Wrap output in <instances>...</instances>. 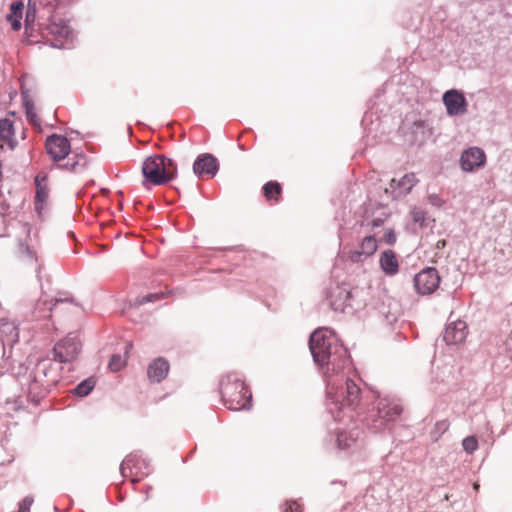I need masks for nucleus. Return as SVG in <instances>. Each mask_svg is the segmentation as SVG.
<instances>
[{
	"label": "nucleus",
	"instance_id": "1",
	"mask_svg": "<svg viewBox=\"0 0 512 512\" xmlns=\"http://www.w3.org/2000/svg\"><path fill=\"white\" fill-rule=\"evenodd\" d=\"M309 347L315 363L324 374L340 370L347 361L346 350L338 343L334 333L327 328H318L311 334Z\"/></svg>",
	"mask_w": 512,
	"mask_h": 512
},
{
	"label": "nucleus",
	"instance_id": "2",
	"mask_svg": "<svg viewBox=\"0 0 512 512\" xmlns=\"http://www.w3.org/2000/svg\"><path fill=\"white\" fill-rule=\"evenodd\" d=\"M220 393L225 406L230 410L238 411L251 406V392L236 373H228L222 377Z\"/></svg>",
	"mask_w": 512,
	"mask_h": 512
},
{
	"label": "nucleus",
	"instance_id": "3",
	"mask_svg": "<svg viewBox=\"0 0 512 512\" xmlns=\"http://www.w3.org/2000/svg\"><path fill=\"white\" fill-rule=\"evenodd\" d=\"M177 172L175 163L164 155L147 157L142 164L143 184L163 185L171 181Z\"/></svg>",
	"mask_w": 512,
	"mask_h": 512
},
{
	"label": "nucleus",
	"instance_id": "4",
	"mask_svg": "<svg viewBox=\"0 0 512 512\" xmlns=\"http://www.w3.org/2000/svg\"><path fill=\"white\" fill-rule=\"evenodd\" d=\"M357 298L358 290H351L346 285L331 287L327 295L330 307L338 312H345L349 307H360L366 304L363 299Z\"/></svg>",
	"mask_w": 512,
	"mask_h": 512
},
{
	"label": "nucleus",
	"instance_id": "5",
	"mask_svg": "<svg viewBox=\"0 0 512 512\" xmlns=\"http://www.w3.org/2000/svg\"><path fill=\"white\" fill-rule=\"evenodd\" d=\"M327 393L328 396L333 399L335 405L340 404L341 407L351 409L356 408L360 399V388L352 380H347L345 388H342L340 391H338L334 385L329 384Z\"/></svg>",
	"mask_w": 512,
	"mask_h": 512
},
{
	"label": "nucleus",
	"instance_id": "6",
	"mask_svg": "<svg viewBox=\"0 0 512 512\" xmlns=\"http://www.w3.org/2000/svg\"><path fill=\"white\" fill-rule=\"evenodd\" d=\"M72 31L65 20L58 16H52L48 24L42 28V35L54 47H62L64 41L68 39Z\"/></svg>",
	"mask_w": 512,
	"mask_h": 512
},
{
	"label": "nucleus",
	"instance_id": "7",
	"mask_svg": "<svg viewBox=\"0 0 512 512\" xmlns=\"http://www.w3.org/2000/svg\"><path fill=\"white\" fill-rule=\"evenodd\" d=\"M81 344L76 338L67 337L57 342L53 348V360L70 363L78 357Z\"/></svg>",
	"mask_w": 512,
	"mask_h": 512
},
{
	"label": "nucleus",
	"instance_id": "8",
	"mask_svg": "<svg viewBox=\"0 0 512 512\" xmlns=\"http://www.w3.org/2000/svg\"><path fill=\"white\" fill-rule=\"evenodd\" d=\"M440 277L435 268H426L420 271L414 278V285L418 293L428 295L439 286Z\"/></svg>",
	"mask_w": 512,
	"mask_h": 512
},
{
	"label": "nucleus",
	"instance_id": "9",
	"mask_svg": "<svg viewBox=\"0 0 512 512\" xmlns=\"http://www.w3.org/2000/svg\"><path fill=\"white\" fill-rule=\"evenodd\" d=\"M46 151L51 159L55 162L65 159L70 152V143L68 139L62 135L53 134L46 140Z\"/></svg>",
	"mask_w": 512,
	"mask_h": 512
},
{
	"label": "nucleus",
	"instance_id": "10",
	"mask_svg": "<svg viewBox=\"0 0 512 512\" xmlns=\"http://www.w3.org/2000/svg\"><path fill=\"white\" fill-rule=\"evenodd\" d=\"M486 163V154L479 147H470L463 151L460 157V166L466 172L481 168Z\"/></svg>",
	"mask_w": 512,
	"mask_h": 512
},
{
	"label": "nucleus",
	"instance_id": "11",
	"mask_svg": "<svg viewBox=\"0 0 512 512\" xmlns=\"http://www.w3.org/2000/svg\"><path fill=\"white\" fill-rule=\"evenodd\" d=\"M443 103L450 116L461 115L467 112V102L464 95L457 90H449L443 95Z\"/></svg>",
	"mask_w": 512,
	"mask_h": 512
},
{
	"label": "nucleus",
	"instance_id": "12",
	"mask_svg": "<svg viewBox=\"0 0 512 512\" xmlns=\"http://www.w3.org/2000/svg\"><path fill=\"white\" fill-rule=\"evenodd\" d=\"M218 171L217 159L211 154H201L193 164V172L199 178L213 177Z\"/></svg>",
	"mask_w": 512,
	"mask_h": 512
},
{
	"label": "nucleus",
	"instance_id": "13",
	"mask_svg": "<svg viewBox=\"0 0 512 512\" xmlns=\"http://www.w3.org/2000/svg\"><path fill=\"white\" fill-rule=\"evenodd\" d=\"M377 248V240L373 236H367L362 240L358 248L348 252L347 259L355 263L362 262L372 256L377 251Z\"/></svg>",
	"mask_w": 512,
	"mask_h": 512
},
{
	"label": "nucleus",
	"instance_id": "14",
	"mask_svg": "<svg viewBox=\"0 0 512 512\" xmlns=\"http://www.w3.org/2000/svg\"><path fill=\"white\" fill-rule=\"evenodd\" d=\"M467 334V324L462 320H457L447 325L443 339L448 345H457L465 341Z\"/></svg>",
	"mask_w": 512,
	"mask_h": 512
},
{
	"label": "nucleus",
	"instance_id": "15",
	"mask_svg": "<svg viewBox=\"0 0 512 512\" xmlns=\"http://www.w3.org/2000/svg\"><path fill=\"white\" fill-rule=\"evenodd\" d=\"M65 302H68V300L48 299L46 297L39 298L32 310V320L41 321L45 319H50L52 316L53 307H55L59 303Z\"/></svg>",
	"mask_w": 512,
	"mask_h": 512
},
{
	"label": "nucleus",
	"instance_id": "16",
	"mask_svg": "<svg viewBox=\"0 0 512 512\" xmlns=\"http://www.w3.org/2000/svg\"><path fill=\"white\" fill-rule=\"evenodd\" d=\"M17 260L22 268H34L36 271L41 269L36 251L27 243H19L17 248Z\"/></svg>",
	"mask_w": 512,
	"mask_h": 512
},
{
	"label": "nucleus",
	"instance_id": "17",
	"mask_svg": "<svg viewBox=\"0 0 512 512\" xmlns=\"http://www.w3.org/2000/svg\"><path fill=\"white\" fill-rule=\"evenodd\" d=\"M169 369V362L165 358H156L147 367L148 379L152 383H159L167 377Z\"/></svg>",
	"mask_w": 512,
	"mask_h": 512
},
{
	"label": "nucleus",
	"instance_id": "18",
	"mask_svg": "<svg viewBox=\"0 0 512 512\" xmlns=\"http://www.w3.org/2000/svg\"><path fill=\"white\" fill-rule=\"evenodd\" d=\"M378 414L381 418L390 421L398 417L402 412L401 405L394 399L381 398L377 403Z\"/></svg>",
	"mask_w": 512,
	"mask_h": 512
},
{
	"label": "nucleus",
	"instance_id": "19",
	"mask_svg": "<svg viewBox=\"0 0 512 512\" xmlns=\"http://www.w3.org/2000/svg\"><path fill=\"white\" fill-rule=\"evenodd\" d=\"M36 195H35V208L41 211L46 200L49 196V188L47 184V175L43 173L37 174L35 177Z\"/></svg>",
	"mask_w": 512,
	"mask_h": 512
},
{
	"label": "nucleus",
	"instance_id": "20",
	"mask_svg": "<svg viewBox=\"0 0 512 512\" xmlns=\"http://www.w3.org/2000/svg\"><path fill=\"white\" fill-rule=\"evenodd\" d=\"M379 263L382 270L388 275H395L398 272V260L396 254L392 250L382 252Z\"/></svg>",
	"mask_w": 512,
	"mask_h": 512
},
{
	"label": "nucleus",
	"instance_id": "21",
	"mask_svg": "<svg viewBox=\"0 0 512 512\" xmlns=\"http://www.w3.org/2000/svg\"><path fill=\"white\" fill-rule=\"evenodd\" d=\"M0 140L5 143L9 149H14L16 141L14 139V126L10 119L0 120Z\"/></svg>",
	"mask_w": 512,
	"mask_h": 512
},
{
	"label": "nucleus",
	"instance_id": "22",
	"mask_svg": "<svg viewBox=\"0 0 512 512\" xmlns=\"http://www.w3.org/2000/svg\"><path fill=\"white\" fill-rule=\"evenodd\" d=\"M24 4L20 1L13 2L10 7V13L7 15V21L11 23V27L14 31H18L21 28L22 12Z\"/></svg>",
	"mask_w": 512,
	"mask_h": 512
},
{
	"label": "nucleus",
	"instance_id": "23",
	"mask_svg": "<svg viewBox=\"0 0 512 512\" xmlns=\"http://www.w3.org/2000/svg\"><path fill=\"white\" fill-rule=\"evenodd\" d=\"M263 194L267 201L278 203L282 195V186L277 181H269L263 186Z\"/></svg>",
	"mask_w": 512,
	"mask_h": 512
},
{
	"label": "nucleus",
	"instance_id": "24",
	"mask_svg": "<svg viewBox=\"0 0 512 512\" xmlns=\"http://www.w3.org/2000/svg\"><path fill=\"white\" fill-rule=\"evenodd\" d=\"M0 334L11 342L17 341L19 336L18 328L15 323L6 318L0 319Z\"/></svg>",
	"mask_w": 512,
	"mask_h": 512
},
{
	"label": "nucleus",
	"instance_id": "25",
	"mask_svg": "<svg viewBox=\"0 0 512 512\" xmlns=\"http://www.w3.org/2000/svg\"><path fill=\"white\" fill-rule=\"evenodd\" d=\"M358 439V432L356 431H343L337 435V445L342 450L351 448Z\"/></svg>",
	"mask_w": 512,
	"mask_h": 512
},
{
	"label": "nucleus",
	"instance_id": "26",
	"mask_svg": "<svg viewBox=\"0 0 512 512\" xmlns=\"http://www.w3.org/2000/svg\"><path fill=\"white\" fill-rule=\"evenodd\" d=\"M86 163L87 161L85 155L77 153L69 157L67 162L62 167L72 172H79L85 168Z\"/></svg>",
	"mask_w": 512,
	"mask_h": 512
},
{
	"label": "nucleus",
	"instance_id": "27",
	"mask_svg": "<svg viewBox=\"0 0 512 512\" xmlns=\"http://www.w3.org/2000/svg\"><path fill=\"white\" fill-rule=\"evenodd\" d=\"M168 294H169V292H167V293H164V292L149 293L145 296L137 297L135 300V305L141 306V305H144V304H147L150 302L160 301V300L164 299Z\"/></svg>",
	"mask_w": 512,
	"mask_h": 512
},
{
	"label": "nucleus",
	"instance_id": "28",
	"mask_svg": "<svg viewBox=\"0 0 512 512\" xmlns=\"http://www.w3.org/2000/svg\"><path fill=\"white\" fill-rule=\"evenodd\" d=\"M418 182L414 173L404 175L398 182L397 186L402 188L406 193L410 192L411 189Z\"/></svg>",
	"mask_w": 512,
	"mask_h": 512
},
{
	"label": "nucleus",
	"instance_id": "29",
	"mask_svg": "<svg viewBox=\"0 0 512 512\" xmlns=\"http://www.w3.org/2000/svg\"><path fill=\"white\" fill-rule=\"evenodd\" d=\"M25 109L28 122L40 131V119L35 111L34 105L30 102H25Z\"/></svg>",
	"mask_w": 512,
	"mask_h": 512
},
{
	"label": "nucleus",
	"instance_id": "30",
	"mask_svg": "<svg viewBox=\"0 0 512 512\" xmlns=\"http://www.w3.org/2000/svg\"><path fill=\"white\" fill-rule=\"evenodd\" d=\"M135 461L136 459L134 456H128L123 460L120 466V471L124 477L133 476L132 468L135 466Z\"/></svg>",
	"mask_w": 512,
	"mask_h": 512
},
{
	"label": "nucleus",
	"instance_id": "31",
	"mask_svg": "<svg viewBox=\"0 0 512 512\" xmlns=\"http://www.w3.org/2000/svg\"><path fill=\"white\" fill-rule=\"evenodd\" d=\"M126 358L121 355H113L109 361V369L113 372H118L126 365Z\"/></svg>",
	"mask_w": 512,
	"mask_h": 512
},
{
	"label": "nucleus",
	"instance_id": "32",
	"mask_svg": "<svg viewBox=\"0 0 512 512\" xmlns=\"http://www.w3.org/2000/svg\"><path fill=\"white\" fill-rule=\"evenodd\" d=\"M93 386H94V383L92 380H90V379L84 380L75 387V389H74L75 394L78 396H81V397L86 396L93 389Z\"/></svg>",
	"mask_w": 512,
	"mask_h": 512
},
{
	"label": "nucleus",
	"instance_id": "33",
	"mask_svg": "<svg viewBox=\"0 0 512 512\" xmlns=\"http://www.w3.org/2000/svg\"><path fill=\"white\" fill-rule=\"evenodd\" d=\"M462 446L468 454H472L478 448V440L474 436H467L463 439Z\"/></svg>",
	"mask_w": 512,
	"mask_h": 512
},
{
	"label": "nucleus",
	"instance_id": "34",
	"mask_svg": "<svg viewBox=\"0 0 512 512\" xmlns=\"http://www.w3.org/2000/svg\"><path fill=\"white\" fill-rule=\"evenodd\" d=\"M36 18V10L35 7H31L30 4L28 5L27 11H26V17H25V29L26 31L32 30V26L35 22Z\"/></svg>",
	"mask_w": 512,
	"mask_h": 512
},
{
	"label": "nucleus",
	"instance_id": "35",
	"mask_svg": "<svg viewBox=\"0 0 512 512\" xmlns=\"http://www.w3.org/2000/svg\"><path fill=\"white\" fill-rule=\"evenodd\" d=\"M283 512H303V508L297 501H286Z\"/></svg>",
	"mask_w": 512,
	"mask_h": 512
},
{
	"label": "nucleus",
	"instance_id": "36",
	"mask_svg": "<svg viewBox=\"0 0 512 512\" xmlns=\"http://www.w3.org/2000/svg\"><path fill=\"white\" fill-rule=\"evenodd\" d=\"M381 240L388 245H393L396 242V235L392 229H386Z\"/></svg>",
	"mask_w": 512,
	"mask_h": 512
},
{
	"label": "nucleus",
	"instance_id": "37",
	"mask_svg": "<svg viewBox=\"0 0 512 512\" xmlns=\"http://www.w3.org/2000/svg\"><path fill=\"white\" fill-rule=\"evenodd\" d=\"M32 504H33V498L25 497L20 503L18 512H29Z\"/></svg>",
	"mask_w": 512,
	"mask_h": 512
},
{
	"label": "nucleus",
	"instance_id": "38",
	"mask_svg": "<svg viewBox=\"0 0 512 512\" xmlns=\"http://www.w3.org/2000/svg\"><path fill=\"white\" fill-rule=\"evenodd\" d=\"M428 201L431 205L436 207H441L444 201L436 194H431L428 196Z\"/></svg>",
	"mask_w": 512,
	"mask_h": 512
},
{
	"label": "nucleus",
	"instance_id": "39",
	"mask_svg": "<svg viewBox=\"0 0 512 512\" xmlns=\"http://www.w3.org/2000/svg\"><path fill=\"white\" fill-rule=\"evenodd\" d=\"M412 218L415 222L423 223L425 220V213L422 210L414 209L412 211Z\"/></svg>",
	"mask_w": 512,
	"mask_h": 512
},
{
	"label": "nucleus",
	"instance_id": "40",
	"mask_svg": "<svg viewBox=\"0 0 512 512\" xmlns=\"http://www.w3.org/2000/svg\"><path fill=\"white\" fill-rule=\"evenodd\" d=\"M436 426L443 430H447L449 427V423L447 421H440L436 423Z\"/></svg>",
	"mask_w": 512,
	"mask_h": 512
},
{
	"label": "nucleus",
	"instance_id": "41",
	"mask_svg": "<svg viewBox=\"0 0 512 512\" xmlns=\"http://www.w3.org/2000/svg\"><path fill=\"white\" fill-rule=\"evenodd\" d=\"M380 225H382V220H380V219H374V220L372 221V227H373V228H374V227H379Z\"/></svg>",
	"mask_w": 512,
	"mask_h": 512
},
{
	"label": "nucleus",
	"instance_id": "42",
	"mask_svg": "<svg viewBox=\"0 0 512 512\" xmlns=\"http://www.w3.org/2000/svg\"><path fill=\"white\" fill-rule=\"evenodd\" d=\"M446 245V241L445 240H439L437 242V248H444Z\"/></svg>",
	"mask_w": 512,
	"mask_h": 512
},
{
	"label": "nucleus",
	"instance_id": "43",
	"mask_svg": "<svg viewBox=\"0 0 512 512\" xmlns=\"http://www.w3.org/2000/svg\"><path fill=\"white\" fill-rule=\"evenodd\" d=\"M395 179H392L391 187H394Z\"/></svg>",
	"mask_w": 512,
	"mask_h": 512
},
{
	"label": "nucleus",
	"instance_id": "44",
	"mask_svg": "<svg viewBox=\"0 0 512 512\" xmlns=\"http://www.w3.org/2000/svg\"><path fill=\"white\" fill-rule=\"evenodd\" d=\"M138 481V478H132V482Z\"/></svg>",
	"mask_w": 512,
	"mask_h": 512
}]
</instances>
